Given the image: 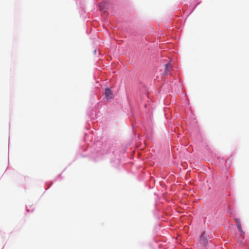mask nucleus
<instances>
[{"label": "nucleus", "instance_id": "obj_1", "mask_svg": "<svg viewBox=\"0 0 249 249\" xmlns=\"http://www.w3.org/2000/svg\"><path fill=\"white\" fill-rule=\"evenodd\" d=\"M172 68V66L170 62H168L165 65V70L163 72L164 75L170 74Z\"/></svg>", "mask_w": 249, "mask_h": 249}, {"label": "nucleus", "instance_id": "obj_2", "mask_svg": "<svg viewBox=\"0 0 249 249\" xmlns=\"http://www.w3.org/2000/svg\"><path fill=\"white\" fill-rule=\"evenodd\" d=\"M235 220V221L236 222V224L238 227V229L239 230V231L241 232V235L242 236V238H244V232L243 231L242 229V227H241V222L240 221V220L238 218H235L234 219Z\"/></svg>", "mask_w": 249, "mask_h": 249}, {"label": "nucleus", "instance_id": "obj_3", "mask_svg": "<svg viewBox=\"0 0 249 249\" xmlns=\"http://www.w3.org/2000/svg\"><path fill=\"white\" fill-rule=\"evenodd\" d=\"M105 97L107 100H110L113 98V94L109 89H106L105 90Z\"/></svg>", "mask_w": 249, "mask_h": 249}, {"label": "nucleus", "instance_id": "obj_4", "mask_svg": "<svg viewBox=\"0 0 249 249\" xmlns=\"http://www.w3.org/2000/svg\"><path fill=\"white\" fill-rule=\"evenodd\" d=\"M200 242L203 245H205L207 243V240L206 239L205 233L203 232L200 237Z\"/></svg>", "mask_w": 249, "mask_h": 249}]
</instances>
